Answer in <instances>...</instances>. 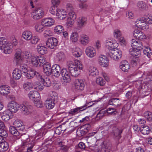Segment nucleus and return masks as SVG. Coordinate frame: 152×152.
<instances>
[{"mask_svg":"<svg viewBox=\"0 0 152 152\" xmlns=\"http://www.w3.org/2000/svg\"><path fill=\"white\" fill-rule=\"evenodd\" d=\"M99 64L104 67H107L109 65L107 57L104 55L99 56Z\"/></svg>","mask_w":152,"mask_h":152,"instance_id":"obj_17","label":"nucleus"},{"mask_svg":"<svg viewBox=\"0 0 152 152\" xmlns=\"http://www.w3.org/2000/svg\"><path fill=\"white\" fill-rule=\"evenodd\" d=\"M67 65L71 75L76 77L79 75L80 71L76 67L75 61L74 62L72 61H68L67 62Z\"/></svg>","mask_w":152,"mask_h":152,"instance_id":"obj_3","label":"nucleus"},{"mask_svg":"<svg viewBox=\"0 0 152 152\" xmlns=\"http://www.w3.org/2000/svg\"><path fill=\"white\" fill-rule=\"evenodd\" d=\"M67 15V12L65 9L61 8H57L56 9V15L59 19H64Z\"/></svg>","mask_w":152,"mask_h":152,"instance_id":"obj_11","label":"nucleus"},{"mask_svg":"<svg viewBox=\"0 0 152 152\" xmlns=\"http://www.w3.org/2000/svg\"><path fill=\"white\" fill-rule=\"evenodd\" d=\"M90 124H86L81 126L80 129L85 132L87 133L90 129Z\"/></svg>","mask_w":152,"mask_h":152,"instance_id":"obj_58","label":"nucleus"},{"mask_svg":"<svg viewBox=\"0 0 152 152\" xmlns=\"http://www.w3.org/2000/svg\"><path fill=\"white\" fill-rule=\"evenodd\" d=\"M113 131L115 137V139L119 142V140L121 137V134L123 131V129L114 127L113 128Z\"/></svg>","mask_w":152,"mask_h":152,"instance_id":"obj_18","label":"nucleus"},{"mask_svg":"<svg viewBox=\"0 0 152 152\" xmlns=\"http://www.w3.org/2000/svg\"><path fill=\"white\" fill-rule=\"evenodd\" d=\"M29 98L34 101L38 99H40V95L39 93L37 91H30L28 94Z\"/></svg>","mask_w":152,"mask_h":152,"instance_id":"obj_21","label":"nucleus"},{"mask_svg":"<svg viewBox=\"0 0 152 152\" xmlns=\"http://www.w3.org/2000/svg\"><path fill=\"white\" fill-rule=\"evenodd\" d=\"M52 73L54 76L58 77L60 74L61 75L62 69L61 70V68L58 64H55L52 67Z\"/></svg>","mask_w":152,"mask_h":152,"instance_id":"obj_12","label":"nucleus"},{"mask_svg":"<svg viewBox=\"0 0 152 152\" xmlns=\"http://www.w3.org/2000/svg\"><path fill=\"white\" fill-rule=\"evenodd\" d=\"M75 87L78 90L82 91L83 90L85 85L83 81L81 79H77L75 83Z\"/></svg>","mask_w":152,"mask_h":152,"instance_id":"obj_19","label":"nucleus"},{"mask_svg":"<svg viewBox=\"0 0 152 152\" xmlns=\"http://www.w3.org/2000/svg\"><path fill=\"white\" fill-rule=\"evenodd\" d=\"M26 73V74L25 75L27 79H31L35 76V71L31 69L30 71H27Z\"/></svg>","mask_w":152,"mask_h":152,"instance_id":"obj_44","label":"nucleus"},{"mask_svg":"<svg viewBox=\"0 0 152 152\" xmlns=\"http://www.w3.org/2000/svg\"><path fill=\"white\" fill-rule=\"evenodd\" d=\"M44 26L43 24L41 23H37L34 26L35 30L37 32L41 33L44 30Z\"/></svg>","mask_w":152,"mask_h":152,"instance_id":"obj_38","label":"nucleus"},{"mask_svg":"<svg viewBox=\"0 0 152 152\" xmlns=\"http://www.w3.org/2000/svg\"><path fill=\"white\" fill-rule=\"evenodd\" d=\"M57 95V94L55 92H52L50 94V98L48 99L55 102H56L58 100V96Z\"/></svg>","mask_w":152,"mask_h":152,"instance_id":"obj_42","label":"nucleus"},{"mask_svg":"<svg viewBox=\"0 0 152 152\" xmlns=\"http://www.w3.org/2000/svg\"><path fill=\"white\" fill-rule=\"evenodd\" d=\"M18 129H17L14 126H10V132L14 136L18 137V138H19L20 137L19 136L20 134V131H18Z\"/></svg>","mask_w":152,"mask_h":152,"instance_id":"obj_27","label":"nucleus"},{"mask_svg":"<svg viewBox=\"0 0 152 152\" xmlns=\"http://www.w3.org/2000/svg\"><path fill=\"white\" fill-rule=\"evenodd\" d=\"M61 2V0H51L52 5L54 7H58Z\"/></svg>","mask_w":152,"mask_h":152,"instance_id":"obj_61","label":"nucleus"},{"mask_svg":"<svg viewBox=\"0 0 152 152\" xmlns=\"http://www.w3.org/2000/svg\"><path fill=\"white\" fill-rule=\"evenodd\" d=\"M14 125L18 129L19 131H21L25 129L24 126L23 125V123L21 121L16 120L14 122Z\"/></svg>","mask_w":152,"mask_h":152,"instance_id":"obj_31","label":"nucleus"},{"mask_svg":"<svg viewBox=\"0 0 152 152\" xmlns=\"http://www.w3.org/2000/svg\"><path fill=\"white\" fill-rule=\"evenodd\" d=\"M76 18V15L75 13H69L68 14L66 24L67 27H71L75 23V20Z\"/></svg>","mask_w":152,"mask_h":152,"instance_id":"obj_7","label":"nucleus"},{"mask_svg":"<svg viewBox=\"0 0 152 152\" xmlns=\"http://www.w3.org/2000/svg\"><path fill=\"white\" fill-rule=\"evenodd\" d=\"M35 144V142L32 141L30 143V144H29L28 146H26V147H27V152H31L33 151L32 149L34 146Z\"/></svg>","mask_w":152,"mask_h":152,"instance_id":"obj_55","label":"nucleus"},{"mask_svg":"<svg viewBox=\"0 0 152 152\" xmlns=\"http://www.w3.org/2000/svg\"><path fill=\"white\" fill-rule=\"evenodd\" d=\"M86 53L88 56L92 58L96 55V51L94 48H86Z\"/></svg>","mask_w":152,"mask_h":152,"instance_id":"obj_34","label":"nucleus"},{"mask_svg":"<svg viewBox=\"0 0 152 152\" xmlns=\"http://www.w3.org/2000/svg\"><path fill=\"white\" fill-rule=\"evenodd\" d=\"M79 36L76 32H72L70 35V39L72 42H76L77 41Z\"/></svg>","mask_w":152,"mask_h":152,"instance_id":"obj_41","label":"nucleus"},{"mask_svg":"<svg viewBox=\"0 0 152 152\" xmlns=\"http://www.w3.org/2000/svg\"><path fill=\"white\" fill-rule=\"evenodd\" d=\"M40 99H38L36 100H34V103L35 105L38 107H42V106L43 103L40 100Z\"/></svg>","mask_w":152,"mask_h":152,"instance_id":"obj_60","label":"nucleus"},{"mask_svg":"<svg viewBox=\"0 0 152 152\" xmlns=\"http://www.w3.org/2000/svg\"><path fill=\"white\" fill-rule=\"evenodd\" d=\"M144 116L149 121H152V113L150 112L147 111L144 113Z\"/></svg>","mask_w":152,"mask_h":152,"instance_id":"obj_50","label":"nucleus"},{"mask_svg":"<svg viewBox=\"0 0 152 152\" xmlns=\"http://www.w3.org/2000/svg\"><path fill=\"white\" fill-rule=\"evenodd\" d=\"M45 14L44 9L38 7L33 10L31 13V17L34 20H38L43 18Z\"/></svg>","mask_w":152,"mask_h":152,"instance_id":"obj_4","label":"nucleus"},{"mask_svg":"<svg viewBox=\"0 0 152 152\" xmlns=\"http://www.w3.org/2000/svg\"><path fill=\"white\" fill-rule=\"evenodd\" d=\"M137 6L138 9L143 10H146L148 8V5L145 2L142 1L137 3Z\"/></svg>","mask_w":152,"mask_h":152,"instance_id":"obj_39","label":"nucleus"},{"mask_svg":"<svg viewBox=\"0 0 152 152\" xmlns=\"http://www.w3.org/2000/svg\"><path fill=\"white\" fill-rule=\"evenodd\" d=\"M120 45L121 47H124L126 46V42L123 37H121L119 38Z\"/></svg>","mask_w":152,"mask_h":152,"instance_id":"obj_57","label":"nucleus"},{"mask_svg":"<svg viewBox=\"0 0 152 152\" xmlns=\"http://www.w3.org/2000/svg\"><path fill=\"white\" fill-rule=\"evenodd\" d=\"M90 72L89 75L93 76H96L98 75L99 72L96 68L94 67H90L88 69Z\"/></svg>","mask_w":152,"mask_h":152,"instance_id":"obj_35","label":"nucleus"},{"mask_svg":"<svg viewBox=\"0 0 152 152\" xmlns=\"http://www.w3.org/2000/svg\"><path fill=\"white\" fill-rule=\"evenodd\" d=\"M141 50L137 49V48H130L129 50V52L130 54L133 56H138L136 57L137 58L140 55Z\"/></svg>","mask_w":152,"mask_h":152,"instance_id":"obj_25","label":"nucleus"},{"mask_svg":"<svg viewBox=\"0 0 152 152\" xmlns=\"http://www.w3.org/2000/svg\"><path fill=\"white\" fill-rule=\"evenodd\" d=\"M44 36L45 37L52 36L53 33L49 29H47L45 30L43 33Z\"/></svg>","mask_w":152,"mask_h":152,"instance_id":"obj_59","label":"nucleus"},{"mask_svg":"<svg viewBox=\"0 0 152 152\" xmlns=\"http://www.w3.org/2000/svg\"><path fill=\"white\" fill-rule=\"evenodd\" d=\"M66 11L68 12V14L69 13H75L74 11V7L73 4L70 2L66 3L65 5Z\"/></svg>","mask_w":152,"mask_h":152,"instance_id":"obj_30","label":"nucleus"},{"mask_svg":"<svg viewBox=\"0 0 152 152\" xmlns=\"http://www.w3.org/2000/svg\"><path fill=\"white\" fill-rule=\"evenodd\" d=\"M95 152H110V149L105 142H103L101 147L96 146L94 149Z\"/></svg>","mask_w":152,"mask_h":152,"instance_id":"obj_13","label":"nucleus"},{"mask_svg":"<svg viewBox=\"0 0 152 152\" xmlns=\"http://www.w3.org/2000/svg\"><path fill=\"white\" fill-rule=\"evenodd\" d=\"M37 50L39 53L42 55L45 54L47 52L46 48H37Z\"/></svg>","mask_w":152,"mask_h":152,"instance_id":"obj_63","label":"nucleus"},{"mask_svg":"<svg viewBox=\"0 0 152 152\" xmlns=\"http://www.w3.org/2000/svg\"><path fill=\"white\" fill-rule=\"evenodd\" d=\"M79 48H73L72 53L73 55L75 57H78L80 56L81 53H79Z\"/></svg>","mask_w":152,"mask_h":152,"instance_id":"obj_54","label":"nucleus"},{"mask_svg":"<svg viewBox=\"0 0 152 152\" xmlns=\"http://www.w3.org/2000/svg\"><path fill=\"white\" fill-rule=\"evenodd\" d=\"M55 103L51 100L48 99L45 102V104L46 108L48 109H50L54 107Z\"/></svg>","mask_w":152,"mask_h":152,"instance_id":"obj_40","label":"nucleus"},{"mask_svg":"<svg viewBox=\"0 0 152 152\" xmlns=\"http://www.w3.org/2000/svg\"><path fill=\"white\" fill-rule=\"evenodd\" d=\"M105 46L107 48H117L118 46V44L115 41L111 42L107 40L105 43Z\"/></svg>","mask_w":152,"mask_h":152,"instance_id":"obj_33","label":"nucleus"},{"mask_svg":"<svg viewBox=\"0 0 152 152\" xmlns=\"http://www.w3.org/2000/svg\"><path fill=\"white\" fill-rule=\"evenodd\" d=\"M140 131L142 134L146 135L149 133L150 129L149 126L143 125L140 128Z\"/></svg>","mask_w":152,"mask_h":152,"instance_id":"obj_32","label":"nucleus"},{"mask_svg":"<svg viewBox=\"0 0 152 152\" xmlns=\"http://www.w3.org/2000/svg\"><path fill=\"white\" fill-rule=\"evenodd\" d=\"M96 82L97 84L100 86H103L105 83V81L101 77H99L96 80Z\"/></svg>","mask_w":152,"mask_h":152,"instance_id":"obj_53","label":"nucleus"},{"mask_svg":"<svg viewBox=\"0 0 152 152\" xmlns=\"http://www.w3.org/2000/svg\"><path fill=\"white\" fill-rule=\"evenodd\" d=\"M20 105L15 102H12L7 104V108L9 111L11 113H15L20 108Z\"/></svg>","mask_w":152,"mask_h":152,"instance_id":"obj_10","label":"nucleus"},{"mask_svg":"<svg viewBox=\"0 0 152 152\" xmlns=\"http://www.w3.org/2000/svg\"><path fill=\"white\" fill-rule=\"evenodd\" d=\"M18 42L15 36H13L10 38V41H7L4 37L0 38V48H7L16 47Z\"/></svg>","mask_w":152,"mask_h":152,"instance_id":"obj_1","label":"nucleus"},{"mask_svg":"<svg viewBox=\"0 0 152 152\" xmlns=\"http://www.w3.org/2000/svg\"><path fill=\"white\" fill-rule=\"evenodd\" d=\"M145 19L144 18H142L139 20H137L135 22V24L138 28L146 31L149 28V26L145 21Z\"/></svg>","mask_w":152,"mask_h":152,"instance_id":"obj_5","label":"nucleus"},{"mask_svg":"<svg viewBox=\"0 0 152 152\" xmlns=\"http://www.w3.org/2000/svg\"><path fill=\"white\" fill-rule=\"evenodd\" d=\"M38 60H39V62L40 63L39 66L41 65L44 66L48 62H46V58L42 56H38Z\"/></svg>","mask_w":152,"mask_h":152,"instance_id":"obj_49","label":"nucleus"},{"mask_svg":"<svg viewBox=\"0 0 152 152\" xmlns=\"http://www.w3.org/2000/svg\"><path fill=\"white\" fill-rule=\"evenodd\" d=\"M20 108L21 109L23 113L25 115H28L31 113L32 107L29 104L28 102H24L23 104H20Z\"/></svg>","mask_w":152,"mask_h":152,"instance_id":"obj_6","label":"nucleus"},{"mask_svg":"<svg viewBox=\"0 0 152 152\" xmlns=\"http://www.w3.org/2000/svg\"><path fill=\"white\" fill-rule=\"evenodd\" d=\"M89 41V37L87 35L84 34H82L80 36L79 42L83 45H86Z\"/></svg>","mask_w":152,"mask_h":152,"instance_id":"obj_20","label":"nucleus"},{"mask_svg":"<svg viewBox=\"0 0 152 152\" xmlns=\"http://www.w3.org/2000/svg\"><path fill=\"white\" fill-rule=\"evenodd\" d=\"M0 135L3 138H5L7 136V131L4 128L0 129Z\"/></svg>","mask_w":152,"mask_h":152,"instance_id":"obj_64","label":"nucleus"},{"mask_svg":"<svg viewBox=\"0 0 152 152\" xmlns=\"http://www.w3.org/2000/svg\"><path fill=\"white\" fill-rule=\"evenodd\" d=\"M9 112V111L7 110L3 112V115L1 116V118L3 120L6 121L10 119V116Z\"/></svg>","mask_w":152,"mask_h":152,"instance_id":"obj_46","label":"nucleus"},{"mask_svg":"<svg viewBox=\"0 0 152 152\" xmlns=\"http://www.w3.org/2000/svg\"><path fill=\"white\" fill-rule=\"evenodd\" d=\"M105 113V111L103 110H100L97 114L96 119L97 120H99L102 119L104 116Z\"/></svg>","mask_w":152,"mask_h":152,"instance_id":"obj_51","label":"nucleus"},{"mask_svg":"<svg viewBox=\"0 0 152 152\" xmlns=\"http://www.w3.org/2000/svg\"><path fill=\"white\" fill-rule=\"evenodd\" d=\"M41 82L43 84L44 86L46 87H49L51 85V82L49 77H46L44 78Z\"/></svg>","mask_w":152,"mask_h":152,"instance_id":"obj_43","label":"nucleus"},{"mask_svg":"<svg viewBox=\"0 0 152 152\" xmlns=\"http://www.w3.org/2000/svg\"><path fill=\"white\" fill-rule=\"evenodd\" d=\"M10 88L7 85L2 86L0 87V93L3 95H8L10 92Z\"/></svg>","mask_w":152,"mask_h":152,"instance_id":"obj_23","label":"nucleus"},{"mask_svg":"<svg viewBox=\"0 0 152 152\" xmlns=\"http://www.w3.org/2000/svg\"><path fill=\"white\" fill-rule=\"evenodd\" d=\"M52 67L48 63L43 66V71L47 75H50L52 73Z\"/></svg>","mask_w":152,"mask_h":152,"instance_id":"obj_26","label":"nucleus"},{"mask_svg":"<svg viewBox=\"0 0 152 152\" xmlns=\"http://www.w3.org/2000/svg\"><path fill=\"white\" fill-rule=\"evenodd\" d=\"M106 54L115 60H118L121 57L122 52L117 48H108L106 51Z\"/></svg>","mask_w":152,"mask_h":152,"instance_id":"obj_2","label":"nucleus"},{"mask_svg":"<svg viewBox=\"0 0 152 152\" xmlns=\"http://www.w3.org/2000/svg\"><path fill=\"white\" fill-rule=\"evenodd\" d=\"M0 49L5 54H10L12 50L11 48H0Z\"/></svg>","mask_w":152,"mask_h":152,"instance_id":"obj_62","label":"nucleus"},{"mask_svg":"<svg viewBox=\"0 0 152 152\" xmlns=\"http://www.w3.org/2000/svg\"><path fill=\"white\" fill-rule=\"evenodd\" d=\"M113 35L115 37L118 38L121 37V32L118 29H115L113 32Z\"/></svg>","mask_w":152,"mask_h":152,"instance_id":"obj_56","label":"nucleus"},{"mask_svg":"<svg viewBox=\"0 0 152 152\" xmlns=\"http://www.w3.org/2000/svg\"><path fill=\"white\" fill-rule=\"evenodd\" d=\"M22 37L26 40H30L32 37V32L28 30L24 31L22 33Z\"/></svg>","mask_w":152,"mask_h":152,"instance_id":"obj_22","label":"nucleus"},{"mask_svg":"<svg viewBox=\"0 0 152 152\" xmlns=\"http://www.w3.org/2000/svg\"><path fill=\"white\" fill-rule=\"evenodd\" d=\"M38 57V56H32L31 58V63L34 66H37L39 64Z\"/></svg>","mask_w":152,"mask_h":152,"instance_id":"obj_48","label":"nucleus"},{"mask_svg":"<svg viewBox=\"0 0 152 152\" xmlns=\"http://www.w3.org/2000/svg\"><path fill=\"white\" fill-rule=\"evenodd\" d=\"M65 57L64 53L61 52L58 53L56 55V59L59 61H63Z\"/></svg>","mask_w":152,"mask_h":152,"instance_id":"obj_45","label":"nucleus"},{"mask_svg":"<svg viewBox=\"0 0 152 152\" xmlns=\"http://www.w3.org/2000/svg\"><path fill=\"white\" fill-rule=\"evenodd\" d=\"M109 104L110 105L114 106L115 107L120 106L121 104L120 99L118 98H113L110 99L109 101Z\"/></svg>","mask_w":152,"mask_h":152,"instance_id":"obj_24","label":"nucleus"},{"mask_svg":"<svg viewBox=\"0 0 152 152\" xmlns=\"http://www.w3.org/2000/svg\"><path fill=\"white\" fill-rule=\"evenodd\" d=\"M21 71L19 69H15L12 72V76L13 78L16 80L19 79L21 76Z\"/></svg>","mask_w":152,"mask_h":152,"instance_id":"obj_28","label":"nucleus"},{"mask_svg":"<svg viewBox=\"0 0 152 152\" xmlns=\"http://www.w3.org/2000/svg\"><path fill=\"white\" fill-rule=\"evenodd\" d=\"M131 45L132 48H140L143 46L141 42L134 39L132 40Z\"/></svg>","mask_w":152,"mask_h":152,"instance_id":"obj_36","label":"nucleus"},{"mask_svg":"<svg viewBox=\"0 0 152 152\" xmlns=\"http://www.w3.org/2000/svg\"><path fill=\"white\" fill-rule=\"evenodd\" d=\"M63 30V27L61 25H57L54 28V32L58 34L61 33Z\"/></svg>","mask_w":152,"mask_h":152,"instance_id":"obj_47","label":"nucleus"},{"mask_svg":"<svg viewBox=\"0 0 152 152\" xmlns=\"http://www.w3.org/2000/svg\"><path fill=\"white\" fill-rule=\"evenodd\" d=\"M120 68L124 72H128L130 69V66L128 62L126 60H123L120 63Z\"/></svg>","mask_w":152,"mask_h":152,"instance_id":"obj_16","label":"nucleus"},{"mask_svg":"<svg viewBox=\"0 0 152 152\" xmlns=\"http://www.w3.org/2000/svg\"><path fill=\"white\" fill-rule=\"evenodd\" d=\"M58 44V41L56 39L53 38L52 39L46 41V47L43 46L42 44L39 45V48H50V47H54L57 46Z\"/></svg>","mask_w":152,"mask_h":152,"instance_id":"obj_9","label":"nucleus"},{"mask_svg":"<svg viewBox=\"0 0 152 152\" xmlns=\"http://www.w3.org/2000/svg\"><path fill=\"white\" fill-rule=\"evenodd\" d=\"M23 88L26 91L30 90L32 88V85L31 83L27 82L23 84Z\"/></svg>","mask_w":152,"mask_h":152,"instance_id":"obj_52","label":"nucleus"},{"mask_svg":"<svg viewBox=\"0 0 152 152\" xmlns=\"http://www.w3.org/2000/svg\"><path fill=\"white\" fill-rule=\"evenodd\" d=\"M71 74L64 68L62 69L61 76L63 78V82L64 84L70 82L71 80Z\"/></svg>","mask_w":152,"mask_h":152,"instance_id":"obj_8","label":"nucleus"},{"mask_svg":"<svg viewBox=\"0 0 152 152\" xmlns=\"http://www.w3.org/2000/svg\"><path fill=\"white\" fill-rule=\"evenodd\" d=\"M87 104H85L84 106L80 107H77L75 108L70 110L69 112V114L72 115H74L79 113L80 112L83 111L87 108Z\"/></svg>","mask_w":152,"mask_h":152,"instance_id":"obj_14","label":"nucleus"},{"mask_svg":"<svg viewBox=\"0 0 152 152\" xmlns=\"http://www.w3.org/2000/svg\"><path fill=\"white\" fill-rule=\"evenodd\" d=\"M87 18L84 17H80L77 19V25L80 28L83 26L86 23Z\"/></svg>","mask_w":152,"mask_h":152,"instance_id":"obj_29","label":"nucleus"},{"mask_svg":"<svg viewBox=\"0 0 152 152\" xmlns=\"http://www.w3.org/2000/svg\"><path fill=\"white\" fill-rule=\"evenodd\" d=\"M55 20L53 18L50 17L44 18L42 20V24L46 27H50L53 25Z\"/></svg>","mask_w":152,"mask_h":152,"instance_id":"obj_15","label":"nucleus"},{"mask_svg":"<svg viewBox=\"0 0 152 152\" xmlns=\"http://www.w3.org/2000/svg\"><path fill=\"white\" fill-rule=\"evenodd\" d=\"M9 148L8 143L5 141L0 143V152H3L7 151Z\"/></svg>","mask_w":152,"mask_h":152,"instance_id":"obj_37","label":"nucleus"}]
</instances>
